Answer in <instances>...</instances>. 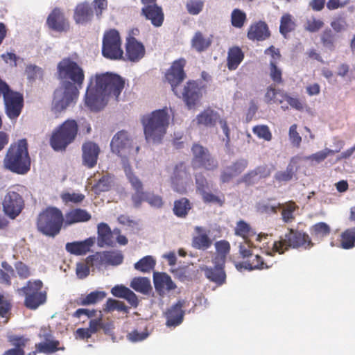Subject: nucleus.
<instances>
[{
    "label": "nucleus",
    "mask_w": 355,
    "mask_h": 355,
    "mask_svg": "<svg viewBox=\"0 0 355 355\" xmlns=\"http://www.w3.org/2000/svg\"><path fill=\"white\" fill-rule=\"evenodd\" d=\"M124 85V79L116 73L106 72L91 76L85 94L86 105L92 111L102 110L108 97L118 98Z\"/></svg>",
    "instance_id": "nucleus-1"
},
{
    "label": "nucleus",
    "mask_w": 355,
    "mask_h": 355,
    "mask_svg": "<svg viewBox=\"0 0 355 355\" xmlns=\"http://www.w3.org/2000/svg\"><path fill=\"white\" fill-rule=\"evenodd\" d=\"M3 164L6 169L17 175H25L30 171L31 159L26 139H19L10 145Z\"/></svg>",
    "instance_id": "nucleus-2"
},
{
    "label": "nucleus",
    "mask_w": 355,
    "mask_h": 355,
    "mask_svg": "<svg viewBox=\"0 0 355 355\" xmlns=\"http://www.w3.org/2000/svg\"><path fill=\"white\" fill-rule=\"evenodd\" d=\"M169 119L170 116L166 107L143 115L141 122L146 139L148 141L159 143L166 133Z\"/></svg>",
    "instance_id": "nucleus-3"
},
{
    "label": "nucleus",
    "mask_w": 355,
    "mask_h": 355,
    "mask_svg": "<svg viewBox=\"0 0 355 355\" xmlns=\"http://www.w3.org/2000/svg\"><path fill=\"white\" fill-rule=\"evenodd\" d=\"M58 77L62 87L79 92L85 81V71L72 58H62L57 65Z\"/></svg>",
    "instance_id": "nucleus-4"
},
{
    "label": "nucleus",
    "mask_w": 355,
    "mask_h": 355,
    "mask_svg": "<svg viewBox=\"0 0 355 355\" xmlns=\"http://www.w3.org/2000/svg\"><path fill=\"white\" fill-rule=\"evenodd\" d=\"M288 231L287 233L281 236L278 241L274 242L272 252H268V256H273L274 252L284 254L290 248L308 250L314 245L307 233L292 228H289Z\"/></svg>",
    "instance_id": "nucleus-5"
},
{
    "label": "nucleus",
    "mask_w": 355,
    "mask_h": 355,
    "mask_svg": "<svg viewBox=\"0 0 355 355\" xmlns=\"http://www.w3.org/2000/svg\"><path fill=\"white\" fill-rule=\"evenodd\" d=\"M63 224V214L60 209L55 207H48L40 212L36 222L38 232L52 238L60 232Z\"/></svg>",
    "instance_id": "nucleus-6"
},
{
    "label": "nucleus",
    "mask_w": 355,
    "mask_h": 355,
    "mask_svg": "<svg viewBox=\"0 0 355 355\" xmlns=\"http://www.w3.org/2000/svg\"><path fill=\"white\" fill-rule=\"evenodd\" d=\"M78 125L76 120L67 119L55 128L50 137V145L55 151H64L73 143L78 135Z\"/></svg>",
    "instance_id": "nucleus-7"
},
{
    "label": "nucleus",
    "mask_w": 355,
    "mask_h": 355,
    "mask_svg": "<svg viewBox=\"0 0 355 355\" xmlns=\"http://www.w3.org/2000/svg\"><path fill=\"white\" fill-rule=\"evenodd\" d=\"M44 284L40 279L28 280L26 284L17 289V293L24 295V306L30 310H35L45 304L47 293L43 291Z\"/></svg>",
    "instance_id": "nucleus-8"
},
{
    "label": "nucleus",
    "mask_w": 355,
    "mask_h": 355,
    "mask_svg": "<svg viewBox=\"0 0 355 355\" xmlns=\"http://www.w3.org/2000/svg\"><path fill=\"white\" fill-rule=\"evenodd\" d=\"M112 151L123 159H136L140 147L125 130L116 132L110 143Z\"/></svg>",
    "instance_id": "nucleus-9"
},
{
    "label": "nucleus",
    "mask_w": 355,
    "mask_h": 355,
    "mask_svg": "<svg viewBox=\"0 0 355 355\" xmlns=\"http://www.w3.org/2000/svg\"><path fill=\"white\" fill-rule=\"evenodd\" d=\"M122 40L119 32L114 28L105 31L102 40L101 52L104 58L118 60L123 57Z\"/></svg>",
    "instance_id": "nucleus-10"
},
{
    "label": "nucleus",
    "mask_w": 355,
    "mask_h": 355,
    "mask_svg": "<svg viewBox=\"0 0 355 355\" xmlns=\"http://www.w3.org/2000/svg\"><path fill=\"white\" fill-rule=\"evenodd\" d=\"M191 151L192 153L191 165L194 169L203 168L206 171H213L218 168V161L206 147L194 143Z\"/></svg>",
    "instance_id": "nucleus-11"
},
{
    "label": "nucleus",
    "mask_w": 355,
    "mask_h": 355,
    "mask_svg": "<svg viewBox=\"0 0 355 355\" xmlns=\"http://www.w3.org/2000/svg\"><path fill=\"white\" fill-rule=\"evenodd\" d=\"M78 96L79 92L69 90L67 87H62V86L57 88L53 93L51 111L57 116L74 103Z\"/></svg>",
    "instance_id": "nucleus-12"
},
{
    "label": "nucleus",
    "mask_w": 355,
    "mask_h": 355,
    "mask_svg": "<svg viewBox=\"0 0 355 355\" xmlns=\"http://www.w3.org/2000/svg\"><path fill=\"white\" fill-rule=\"evenodd\" d=\"M186 64L187 60L184 58H179L172 62L170 68L165 73L166 81L170 84L172 91L176 96H178V87L187 77L184 69Z\"/></svg>",
    "instance_id": "nucleus-13"
},
{
    "label": "nucleus",
    "mask_w": 355,
    "mask_h": 355,
    "mask_svg": "<svg viewBox=\"0 0 355 355\" xmlns=\"http://www.w3.org/2000/svg\"><path fill=\"white\" fill-rule=\"evenodd\" d=\"M5 113L10 120H17L24 106V96L19 92L11 89L3 97Z\"/></svg>",
    "instance_id": "nucleus-14"
},
{
    "label": "nucleus",
    "mask_w": 355,
    "mask_h": 355,
    "mask_svg": "<svg viewBox=\"0 0 355 355\" xmlns=\"http://www.w3.org/2000/svg\"><path fill=\"white\" fill-rule=\"evenodd\" d=\"M123 255L120 251H104L96 252L86 258L87 264L91 266L103 265L118 266L122 263Z\"/></svg>",
    "instance_id": "nucleus-15"
},
{
    "label": "nucleus",
    "mask_w": 355,
    "mask_h": 355,
    "mask_svg": "<svg viewBox=\"0 0 355 355\" xmlns=\"http://www.w3.org/2000/svg\"><path fill=\"white\" fill-rule=\"evenodd\" d=\"M2 205L5 214L10 218L15 219L22 211L24 200L19 193L8 191L4 196Z\"/></svg>",
    "instance_id": "nucleus-16"
},
{
    "label": "nucleus",
    "mask_w": 355,
    "mask_h": 355,
    "mask_svg": "<svg viewBox=\"0 0 355 355\" xmlns=\"http://www.w3.org/2000/svg\"><path fill=\"white\" fill-rule=\"evenodd\" d=\"M191 179L188 166L184 162L175 165L171 178L172 188L174 191L183 193L187 191V184Z\"/></svg>",
    "instance_id": "nucleus-17"
},
{
    "label": "nucleus",
    "mask_w": 355,
    "mask_h": 355,
    "mask_svg": "<svg viewBox=\"0 0 355 355\" xmlns=\"http://www.w3.org/2000/svg\"><path fill=\"white\" fill-rule=\"evenodd\" d=\"M179 98H182L187 107L190 110L193 108L202 97L201 87L196 80H189L184 86Z\"/></svg>",
    "instance_id": "nucleus-18"
},
{
    "label": "nucleus",
    "mask_w": 355,
    "mask_h": 355,
    "mask_svg": "<svg viewBox=\"0 0 355 355\" xmlns=\"http://www.w3.org/2000/svg\"><path fill=\"white\" fill-rule=\"evenodd\" d=\"M46 24L48 28L58 33L67 32L69 29V22L62 9L54 8L49 14Z\"/></svg>",
    "instance_id": "nucleus-19"
},
{
    "label": "nucleus",
    "mask_w": 355,
    "mask_h": 355,
    "mask_svg": "<svg viewBox=\"0 0 355 355\" xmlns=\"http://www.w3.org/2000/svg\"><path fill=\"white\" fill-rule=\"evenodd\" d=\"M153 284L155 291L160 297H164L177 288V285L171 276L164 272H154Z\"/></svg>",
    "instance_id": "nucleus-20"
},
{
    "label": "nucleus",
    "mask_w": 355,
    "mask_h": 355,
    "mask_svg": "<svg viewBox=\"0 0 355 355\" xmlns=\"http://www.w3.org/2000/svg\"><path fill=\"white\" fill-rule=\"evenodd\" d=\"M185 304V300H179L164 312L167 327H176L182 322L184 316V311L182 309Z\"/></svg>",
    "instance_id": "nucleus-21"
},
{
    "label": "nucleus",
    "mask_w": 355,
    "mask_h": 355,
    "mask_svg": "<svg viewBox=\"0 0 355 355\" xmlns=\"http://www.w3.org/2000/svg\"><path fill=\"white\" fill-rule=\"evenodd\" d=\"M146 53L144 45L134 37H127L125 42V56L128 60L137 62Z\"/></svg>",
    "instance_id": "nucleus-22"
},
{
    "label": "nucleus",
    "mask_w": 355,
    "mask_h": 355,
    "mask_svg": "<svg viewBox=\"0 0 355 355\" xmlns=\"http://www.w3.org/2000/svg\"><path fill=\"white\" fill-rule=\"evenodd\" d=\"M82 153L83 164L88 168H94L100 153L98 145L91 141H86L82 146Z\"/></svg>",
    "instance_id": "nucleus-23"
},
{
    "label": "nucleus",
    "mask_w": 355,
    "mask_h": 355,
    "mask_svg": "<svg viewBox=\"0 0 355 355\" xmlns=\"http://www.w3.org/2000/svg\"><path fill=\"white\" fill-rule=\"evenodd\" d=\"M271 35L268 24L261 20L252 23L248 31L247 37L251 41L261 42Z\"/></svg>",
    "instance_id": "nucleus-24"
},
{
    "label": "nucleus",
    "mask_w": 355,
    "mask_h": 355,
    "mask_svg": "<svg viewBox=\"0 0 355 355\" xmlns=\"http://www.w3.org/2000/svg\"><path fill=\"white\" fill-rule=\"evenodd\" d=\"M141 15L146 20L150 21L155 27L162 26L164 21L162 8L158 5L144 6L141 10Z\"/></svg>",
    "instance_id": "nucleus-25"
},
{
    "label": "nucleus",
    "mask_w": 355,
    "mask_h": 355,
    "mask_svg": "<svg viewBox=\"0 0 355 355\" xmlns=\"http://www.w3.org/2000/svg\"><path fill=\"white\" fill-rule=\"evenodd\" d=\"M272 263L268 262L259 255H252L248 259L236 263V268L239 270L245 269L248 270H263L271 268Z\"/></svg>",
    "instance_id": "nucleus-26"
},
{
    "label": "nucleus",
    "mask_w": 355,
    "mask_h": 355,
    "mask_svg": "<svg viewBox=\"0 0 355 355\" xmlns=\"http://www.w3.org/2000/svg\"><path fill=\"white\" fill-rule=\"evenodd\" d=\"M94 11L91 4L85 1L77 4L74 9L73 19L79 24H87L92 21Z\"/></svg>",
    "instance_id": "nucleus-27"
},
{
    "label": "nucleus",
    "mask_w": 355,
    "mask_h": 355,
    "mask_svg": "<svg viewBox=\"0 0 355 355\" xmlns=\"http://www.w3.org/2000/svg\"><path fill=\"white\" fill-rule=\"evenodd\" d=\"M196 235L192 238L191 245L195 249L200 250H208L213 243V240L209 236V231H207L202 227H195Z\"/></svg>",
    "instance_id": "nucleus-28"
},
{
    "label": "nucleus",
    "mask_w": 355,
    "mask_h": 355,
    "mask_svg": "<svg viewBox=\"0 0 355 355\" xmlns=\"http://www.w3.org/2000/svg\"><path fill=\"white\" fill-rule=\"evenodd\" d=\"M134 206L139 208L144 201L147 202L150 206L160 208L163 205L162 198L158 195H155L150 192L139 193L132 194L131 197Z\"/></svg>",
    "instance_id": "nucleus-29"
},
{
    "label": "nucleus",
    "mask_w": 355,
    "mask_h": 355,
    "mask_svg": "<svg viewBox=\"0 0 355 355\" xmlns=\"http://www.w3.org/2000/svg\"><path fill=\"white\" fill-rule=\"evenodd\" d=\"M248 162L245 159H240L234 162L232 165L227 166L220 173V181L223 183H227L239 174L247 167Z\"/></svg>",
    "instance_id": "nucleus-30"
},
{
    "label": "nucleus",
    "mask_w": 355,
    "mask_h": 355,
    "mask_svg": "<svg viewBox=\"0 0 355 355\" xmlns=\"http://www.w3.org/2000/svg\"><path fill=\"white\" fill-rule=\"evenodd\" d=\"M214 268L204 266L202 270L204 271L205 277L211 282L220 286L225 282L226 274L223 269L224 264L214 263Z\"/></svg>",
    "instance_id": "nucleus-31"
},
{
    "label": "nucleus",
    "mask_w": 355,
    "mask_h": 355,
    "mask_svg": "<svg viewBox=\"0 0 355 355\" xmlns=\"http://www.w3.org/2000/svg\"><path fill=\"white\" fill-rule=\"evenodd\" d=\"M91 218V214L85 209H73L65 214L64 217V225L69 226L75 223L87 222Z\"/></svg>",
    "instance_id": "nucleus-32"
},
{
    "label": "nucleus",
    "mask_w": 355,
    "mask_h": 355,
    "mask_svg": "<svg viewBox=\"0 0 355 355\" xmlns=\"http://www.w3.org/2000/svg\"><path fill=\"white\" fill-rule=\"evenodd\" d=\"M94 244V238H88L83 241H74L67 243L65 245L66 250L74 255H84L87 254Z\"/></svg>",
    "instance_id": "nucleus-33"
},
{
    "label": "nucleus",
    "mask_w": 355,
    "mask_h": 355,
    "mask_svg": "<svg viewBox=\"0 0 355 355\" xmlns=\"http://www.w3.org/2000/svg\"><path fill=\"white\" fill-rule=\"evenodd\" d=\"M219 119L220 115L218 113L211 108L205 109L196 116V119L198 125L206 128L215 126Z\"/></svg>",
    "instance_id": "nucleus-34"
},
{
    "label": "nucleus",
    "mask_w": 355,
    "mask_h": 355,
    "mask_svg": "<svg viewBox=\"0 0 355 355\" xmlns=\"http://www.w3.org/2000/svg\"><path fill=\"white\" fill-rule=\"evenodd\" d=\"M98 243V245L103 247L104 245L113 246V234L110 226L105 223H101L97 227Z\"/></svg>",
    "instance_id": "nucleus-35"
},
{
    "label": "nucleus",
    "mask_w": 355,
    "mask_h": 355,
    "mask_svg": "<svg viewBox=\"0 0 355 355\" xmlns=\"http://www.w3.org/2000/svg\"><path fill=\"white\" fill-rule=\"evenodd\" d=\"M302 160V157L300 155H296L293 157L291 159L290 163L286 167V171H278L275 174V179L279 182H287L291 180L295 173L297 171V167L295 166Z\"/></svg>",
    "instance_id": "nucleus-36"
},
{
    "label": "nucleus",
    "mask_w": 355,
    "mask_h": 355,
    "mask_svg": "<svg viewBox=\"0 0 355 355\" xmlns=\"http://www.w3.org/2000/svg\"><path fill=\"white\" fill-rule=\"evenodd\" d=\"M234 234L242 237L249 245L250 244V238L256 235V232L247 222L240 220L236 223L234 228Z\"/></svg>",
    "instance_id": "nucleus-37"
},
{
    "label": "nucleus",
    "mask_w": 355,
    "mask_h": 355,
    "mask_svg": "<svg viewBox=\"0 0 355 355\" xmlns=\"http://www.w3.org/2000/svg\"><path fill=\"white\" fill-rule=\"evenodd\" d=\"M244 53L239 46H233L228 51L227 66L230 70H235L243 61Z\"/></svg>",
    "instance_id": "nucleus-38"
},
{
    "label": "nucleus",
    "mask_w": 355,
    "mask_h": 355,
    "mask_svg": "<svg viewBox=\"0 0 355 355\" xmlns=\"http://www.w3.org/2000/svg\"><path fill=\"white\" fill-rule=\"evenodd\" d=\"M212 43V36L209 37H206L204 35L200 32L197 31L192 40H191V46L196 51L201 53L206 50H207Z\"/></svg>",
    "instance_id": "nucleus-39"
},
{
    "label": "nucleus",
    "mask_w": 355,
    "mask_h": 355,
    "mask_svg": "<svg viewBox=\"0 0 355 355\" xmlns=\"http://www.w3.org/2000/svg\"><path fill=\"white\" fill-rule=\"evenodd\" d=\"M216 255L214 259V263L225 264L227 255L230 251V244L226 240H220L215 243Z\"/></svg>",
    "instance_id": "nucleus-40"
},
{
    "label": "nucleus",
    "mask_w": 355,
    "mask_h": 355,
    "mask_svg": "<svg viewBox=\"0 0 355 355\" xmlns=\"http://www.w3.org/2000/svg\"><path fill=\"white\" fill-rule=\"evenodd\" d=\"M273 200L272 198L263 200L256 204V210L258 213L261 214H277V211L280 209L282 204L278 202L272 204L271 202Z\"/></svg>",
    "instance_id": "nucleus-41"
},
{
    "label": "nucleus",
    "mask_w": 355,
    "mask_h": 355,
    "mask_svg": "<svg viewBox=\"0 0 355 355\" xmlns=\"http://www.w3.org/2000/svg\"><path fill=\"white\" fill-rule=\"evenodd\" d=\"M295 19L290 13H284L280 19L279 32L286 37L288 34L295 29Z\"/></svg>",
    "instance_id": "nucleus-42"
},
{
    "label": "nucleus",
    "mask_w": 355,
    "mask_h": 355,
    "mask_svg": "<svg viewBox=\"0 0 355 355\" xmlns=\"http://www.w3.org/2000/svg\"><path fill=\"white\" fill-rule=\"evenodd\" d=\"M130 286L135 291L143 294H148L152 290L150 281L147 277H135L132 279Z\"/></svg>",
    "instance_id": "nucleus-43"
},
{
    "label": "nucleus",
    "mask_w": 355,
    "mask_h": 355,
    "mask_svg": "<svg viewBox=\"0 0 355 355\" xmlns=\"http://www.w3.org/2000/svg\"><path fill=\"white\" fill-rule=\"evenodd\" d=\"M105 297V293L103 291H93L85 296H81L76 300L78 306H87L94 304Z\"/></svg>",
    "instance_id": "nucleus-44"
},
{
    "label": "nucleus",
    "mask_w": 355,
    "mask_h": 355,
    "mask_svg": "<svg viewBox=\"0 0 355 355\" xmlns=\"http://www.w3.org/2000/svg\"><path fill=\"white\" fill-rule=\"evenodd\" d=\"M191 209V205L189 199L187 198H182L179 200H175L173 210L176 216L185 218Z\"/></svg>",
    "instance_id": "nucleus-45"
},
{
    "label": "nucleus",
    "mask_w": 355,
    "mask_h": 355,
    "mask_svg": "<svg viewBox=\"0 0 355 355\" xmlns=\"http://www.w3.org/2000/svg\"><path fill=\"white\" fill-rule=\"evenodd\" d=\"M340 245L343 249L349 250L355 247V227L346 229L340 234Z\"/></svg>",
    "instance_id": "nucleus-46"
},
{
    "label": "nucleus",
    "mask_w": 355,
    "mask_h": 355,
    "mask_svg": "<svg viewBox=\"0 0 355 355\" xmlns=\"http://www.w3.org/2000/svg\"><path fill=\"white\" fill-rule=\"evenodd\" d=\"M1 266L2 268H0V284L10 286L12 284L11 279L15 276V270L6 261H2Z\"/></svg>",
    "instance_id": "nucleus-47"
},
{
    "label": "nucleus",
    "mask_w": 355,
    "mask_h": 355,
    "mask_svg": "<svg viewBox=\"0 0 355 355\" xmlns=\"http://www.w3.org/2000/svg\"><path fill=\"white\" fill-rule=\"evenodd\" d=\"M282 218L285 223H291L295 220L294 212L298 209V206L293 201H288L282 204Z\"/></svg>",
    "instance_id": "nucleus-48"
},
{
    "label": "nucleus",
    "mask_w": 355,
    "mask_h": 355,
    "mask_svg": "<svg viewBox=\"0 0 355 355\" xmlns=\"http://www.w3.org/2000/svg\"><path fill=\"white\" fill-rule=\"evenodd\" d=\"M60 342L57 340H46V342L35 344L37 351L40 353L49 354L58 350H64V347H60Z\"/></svg>",
    "instance_id": "nucleus-49"
},
{
    "label": "nucleus",
    "mask_w": 355,
    "mask_h": 355,
    "mask_svg": "<svg viewBox=\"0 0 355 355\" xmlns=\"http://www.w3.org/2000/svg\"><path fill=\"white\" fill-rule=\"evenodd\" d=\"M284 94L283 90L276 89L272 85H270L267 88L264 98L267 103H278L282 104L284 102Z\"/></svg>",
    "instance_id": "nucleus-50"
},
{
    "label": "nucleus",
    "mask_w": 355,
    "mask_h": 355,
    "mask_svg": "<svg viewBox=\"0 0 355 355\" xmlns=\"http://www.w3.org/2000/svg\"><path fill=\"white\" fill-rule=\"evenodd\" d=\"M103 311L106 313L112 312L114 311H121L126 314L129 313V309L123 302L112 298L107 300Z\"/></svg>",
    "instance_id": "nucleus-51"
},
{
    "label": "nucleus",
    "mask_w": 355,
    "mask_h": 355,
    "mask_svg": "<svg viewBox=\"0 0 355 355\" xmlns=\"http://www.w3.org/2000/svg\"><path fill=\"white\" fill-rule=\"evenodd\" d=\"M156 264V261L151 256H146L135 263L134 266L137 270L142 272H149Z\"/></svg>",
    "instance_id": "nucleus-52"
},
{
    "label": "nucleus",
    "mask_w": 355,
    "mask_h": 355,
    "mask_svg": "<svg viewBox=\"0 0 355 355\" xmlns=\"http://www.w3.org/2000/svg\"><path fill=\"white\" fill-rule=\"evenodd\" d=\"M311 231L313 236L322 239L330 234L331 228L326 223L320 222L313 225Z\"/></svg>",
    "instance_id": "nucleus-53"
},
{
    "label": "nucleus",
    "mask_w": 355,
    "mask_h": 355,
    "mask_svg": "<svg viewBox=\"0 0 355 355\" xmlns=\"http://www.w3.org/2000/svg\"><path fill=\"white\" fill-rule=\"evenodd\" d=\"M247 20L246 14L241 10L235 8L231 14L232 25L237 28H242Z\"/></svg>",
    "instance_id": "nucleus-54"
},
{
    "label": "nucleus",
    "mask_w": 355,
    "mask_h": 355,
    "mask_svg": "<svg viewBox=\"0 0 355 355\" xmlns=\"http://www.w3.org/2000/svg\"><path fill=\"white\" fill-rule=\"evenodd\" d=\"M125 171L129 182L135 190V193L133 194L144 193V191L143 190L142 182L136 175H134V173L131 171L130 168L129 166L125 167Z\"/></svg>",
    "instance_id": "nucleus-55"
},
{
    "label": "nucleus",
    "mask_w": 355,
    "mask_h": 355,
    "mask_svg": "<svg viewBox=\"0 0 355 355\" xmlns=\"http://www.w3.org/2000/svg\"><path fill=\"white\" fill-rule=\"evenodd\" d=\"M196 191L200 194L209 190V183L202 172L196 173L194 175Z\"/></svg>",
    "instance_id": "nucleus-56"
},
{
    "label": "nucleus",
    "mask_w": 355,
    "mask_h": 355,
    "mask_svg": "<svg viewBox=\"0 0 355 355\" xmlns=\"http://www.w3.org/2000/svg\"><path fill=\"white\" fill-rule=\"evenodd\" d=\"M335 34L331 29L327 28L322 32L321 35V42L324 46L329 49L330 50H334L335 47Z\"/></svg>",
    "instance_id": "nucleus-57"
},
{
    "label": "nucleus",
    "mask_w": 355,
    "mask_h": 355,
    "mask_svg": "<svg viewBox=\"0 0 355 355\" xmlns=\"http://www.w3.org/2000/svg\"><path fill=\"white\" fill-rule=\"evenodd\" d=\"M324 22L320 19L311 17L306 19L304 24V29L311 33H315L324 26Z\"/></svg>",
    "instance_id": "nucleus-58"
},
{
    "label": "nucleus",
    "mask_w": 355,
    "mask_h": 355,
    "mask_svg": "<svg viewBox=\"0 0 355 355\" xmlns=\"http://www.w3.org/2000/svg\"><path fill=\"white\" fill-rule=\"evenodd\" d=\"M185 6L190 15H197L202 10L204 1L202 0H188Z\"/></svg>",
    "instance_id": "nucleus-59"
},
{
    "label": "nucleus",
    "mask_w": 355,
    "mask_h": 355,
    "mask_svg": "<svg viewBox=\"0 0 355 355\" xmlns=\"http://www.w3.org/2000/svg\"><path fill=\"white\" fill-rule=\"evenodd\" d=\"M15 268L21 279H26L32 275L31 268L25 263L19 261L15 263Z\"/></svg>",
    "instance_id": "nucleus-60"
},
{
    "label": "nucleus",
    "mask_w": 355,
    "mask_h": 355,
    "mask_svg": "<svg viewBox=\"0 0 355 355\" xmlns=\"http://www.w3.org/2000/svg\"><path fill=\"white\" fill-rule=\"evenodd\" d=\"M264 170L263 167H257L254 170L250 171L246 174H245L239 181L238 183L243 182L247 185H251L254 183L255 178L260 175L261 172Z\"/></svg>",
    "instance_id": "nucleus-61"
},
{
    "label": "nucleus",
    "mask_w": 355,
    "mask_h": 355,
    "mask_svg": "<svg viewBox=\"0 0 355 355\" xmlns=\"http://www.w3.org/2000/svg\"><path fill=\"white\" fill-rule=\"evenodd\" d=\"M29 339L23 336L13 335L8 337V341L15 349H24L29 342Z\"/></svg>",
    "instance_id": "nucleus-62"
},
{
    "label": "nucleus",
    "mask_w": 355,
    "mask_h": 355,
    "mask_svg": "<svg viewBox=\"0 0 355 355\" xmlns=\"http://www.w3.org/2000/svg\"><path fill=\"white\" fill-rule=\"evenodd\" d=\"M91 6L94 15L95 14L98 19H101L103 11L107 9L108 2L107 0H94Z\"/></svg>",
    "instance_id": "nucleus-63"
},
{
    "label": "nucleus",
    "mask_w": 355,
    "mask_h": 355,
    "mask_svg": "<svg viewBox=\"0 0 355 355\" xmlns=\"http://www.w3.org/2000/svg\"><path fill=\"white\" fill-rule=\"evenodd\" d=\"M253 132L257 135L258 137L263 139L266 141H270L272 139V134L267 125H257L253 128Z\"/></svg>",
    "instance_id": "nucleus-64"
}]
</instances>
